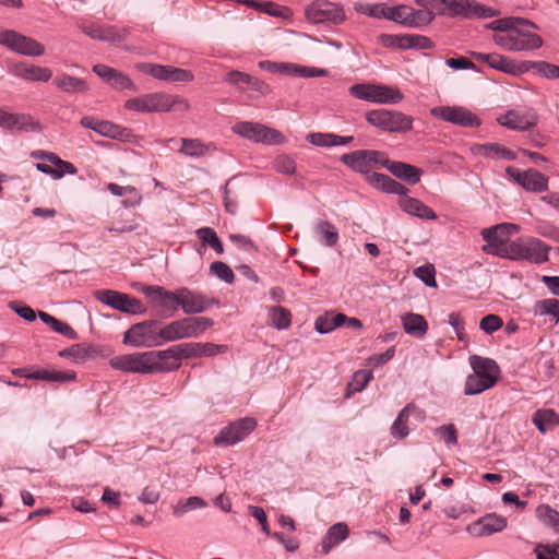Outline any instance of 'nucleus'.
Returning <instances> with one entry per match:
<instances>
[{
	"label": "nucleus",
	"mask_w": 559,
	"mask_h": 559,
	"mask_svg": "<svg viewBox=\"0 0 559 559\" xmlns=\"http://www.w3.org/2000/svg\"><path fill=\"white\" fill-rule=\"evenodd\" d=\"M488 27L495 32V44L504 50H533L543 45L542 37L533 32L535 25L523 19H499L489 23Z\"/></svg>",
	"instance_id": "f257e3e1"
},
{
	"label": "nucleus",
	"mask_w": 559,
	"mask_h": 559,
	"mask_svg": "<svg viewBox=\"0 0 559 559\" xmlns=\"http://www.w3.org/2000/svg\"><path fill=\"white\" fill-rule=\"evenodd\" d=\"M167 359H169L168 348L119 355L110 359V366L124 372L158 373L171 369L165 362Z\"/></svg>",
	"instance_id": "f03ea898"
},
{
	"label": "nucleus",
	"mask_w": 559,
	"mask_h": 559,
	"mask_svg": "<svg viewBox=\"0 0 559 559\" xmlns=\"http://www.w3.org/2000/svg\"><path fill=\"white\" fill-rule=\"evenodd\" d=\"M124 107L129 110L138 112H169L187 111L190 108L189 102L179 96L165 92H153L141 96L130 98L126 102Z\"/></svg>",
	"instance_id": "7ed1b4c3"
},
{
	"label": "nucleus",
	"mask_w": 559,
	"mask_h": 559,
	"mask_svg": "<svg viewBox=\"0 0 559 559\" xmlns=\"http://www.w3.org/2000/svg\"><path fill=\"white\" fill-rule=\"evenodd\" d=\"M469 365L474 372L466 378V395L479 394L497 383L500 369L495 360L473 355L469 357Z\"/></svg>",
	"instance_id": "20e7f679"
},
{
	"label": "nucleus",
	"mask_w": 559,
	"mask_h": 559,
	"mask_svg": "<svg viewBox=\"0 0 559 559\" xmlns=\"http://www.w3.org/2000/svg\"><path fill=\"white\" fill-rule=\"evenodd\" d=\"M213 325V321L206 317H188L175 320L159 329L162 345L182 338L198 337Z\"/></svg>",
	"instance_id": "39448f33"
},
{
	"label": "nucleus",
	"mask_w": 559,
	"mask_h": 559,
	"mask_svg": "<svg viewBox=\"0 0 559 559\" xmlns=\"http://www.w3.org/2000/svg\"><path fill=\"white\" fill-rule=\"evenodd\" d=\"M549 247L542 240L533 237L519 238L510 242L509 251L502 252L503 258L510 260H525L540 264L548 260Z\"/></svg>",
	"instance_id": "423d86ee"
},
{
	"label": "nucleus",
	"mask_w": 559,
	"mask_h": 559,
	"mask_svg": "<svg viewBox=\"0 0 559 559\" xmlns=\"http://www.w3.org/2000/svg\"><path fill=\"white\" fill-rule=\"evenodd\" d=\"M366 120L371 126L385 132L406 133L413 129L414 119L402 111L373 109L366 114Z\"/></svg>",
	"instance_id": "0eeeda50"
},
{
	"label": "nucleus",
	"mask_w": 559,
	"mask_h": 559,
	"mask_svg": "<svg viewBox=\"0 0 559 559\" xmlns=\"http://www.w3.org/2000/svg\"><path fill=\"white\" fill-rule=\"evenodd\" d=\"M305 17L312 24L340 25L346 20L343 4L329 0H314L305 8Z\"/></svg>",
	"instance_id": "6e6552de"
},
{
	"label": "nucleus",
	"mask_w": 559,
	"mask_h": 559,
	"mask_svg": "<svg viewBox=\"0 0 559 559\" xmlns=\"http://www.w3.org/2000/svg\"><path fill=\"white\" fill-rule=\"evenodd\" d=\"M158 323L154 320H145L131 325L123 335L126 345L136 348L162 346Z\"/></svg>",
	"instance_id": "1a4fd4ad"
},
{
	"label": "nucleus",
	"mask_w": 559,
	"mask_h": 559,
	"mask_svg": "<svg viewBox=\"0 0 559 559\" xmlns=\"http://www.w3.org/2000/svg\"><path fill=\"white\" fill-rule=\"evenodd\" d=\"M239 136L267 145H280L285 142V136L276 129L252 121H239L231 128Z\"/></svg>",
	"instance_id": "9d476101"
},
{
	"label": "nucleus",
	"mask_w": 559,
	"mask_h": 559,
	"mask_svg": "<svg viewBox=\"0 0 559 559\" xmlns=\"http://www.w3.org/2000/svg\"><path fill=\"white\" fill-rule=\"evenodd\" d=\"M350 95L358 99L377 104H399L404 95L397 88L381 84H355L349 88Z\"/></svg>",
	"instance_id": "9b49d317"
},
{
	"label": "nucleus",
	"mask_w": 559,
	"mask_h": 559,
	"mask_svg": "<svg viewBox=\"0 0 559 559\" xmlns=\"http://www.w3.org/2000/svg\"><path fill=\"white\" fill-rule=\"evenodd\" d=\"M520 227L515 224L503 223L485 228L481 230V236L487 242L484 246V251L488 254H493L503 258L502 252L509 251L510 242L509 237L519 233Z\"/></svg>",
	"instance_id": "f8f14e48"
},
{
	"label": "nucleus",
	"mask_w": 559,
	"mask_h": 559,
	"mask_svg": "<svg viewBox=\"0 0 559 559\" xmlns=\"http://www.w3.org/2000/svg\"><path fill=\"white\" fill-rule=\"evenodd\" d=\"M0 45L28 57H38L45 52V47L39 41L13 29L0 31Z\"/></svg>",
	"instance_id": "ddd939ff"
},
{
	"label": "nucleus",
	"mask_w": 559,
	"mask_h": 559,
	"mask_svg": "<svg viewBox=\"0 0 559 559\" xmlns=\"http://www.w3.org/2000/svg\"><path fill=\"white\" fill-rule=\"evenodd\" d=\"M141 292L159 316L169 317L177 310L178 290L170 292L162 286L141 285Z\"/></svg>",
	"instance_id": "4468645a"
},
{
	"label": "nucleus",
	"mask_w": 559,
	"mask_h": 559,
	"mask_svg": "<svg viewBox=\"0 0 559 559\" xmlns=\"http://www.w3.org/2000/svg\"><path fill=\"white\" fill-rule=\"evenodd\" d=\"M341 160L355 171L368 173L373 168L383 167L386 154L374 150H359L343 154Z\"/></svg>",
	"instance_id": "2eb2a0df"
},
{
	"label": "nucleus",
	"mask_w": 559,
	"mask_h": 559,
	"mask_svg": "<svg viewBox=\"0 0 559 559\" xmlns=\"http://www.w3.org/2000/svg\"><path fill=\"white\" fill-rule=\"evenodd\" d=\"M95 296L103 304L126 313L142 314L146 311L139 299L116 290H97Z\"/></svg>",
	"instance_id": "dca6fc26"
},
{
	"label": "nucleus",
	"mask_w": 559,
	"mask_h": 559,
	"mask_svg": "<svg viewBox=\"0 0 559 559\" xmlns=\"http://www.w3.org/2000/svg\"><path fill=\"white\" fill-rule=\"evenodd\" d=\"M227 350L226 345L212 343H185L168 348L169 358L180 360L182 358L215 356Z\"/></svg>",
	"instance_id": "f3484780"
},
{
	"label": "nucleus",
	"mask_w": 559,
	"mask_h": 559,
	"mask_svg": "<svg viewBox=\"0 0 559 559\" xmlns=\"http://www.w3.org/2000/svg\"><path fill=\"white\" fill-rule=\"evenodd\" d=\"M430 114L436 118L460 127L474 128L480 124V120L471 110L461 106L433 107Z\"/></svg>",
	"instance_id": "a211bd4d"
},
{
	"label": "nucleus",
	"mask_w": 559,
	"mask_h": 559,
	"mask_svg": "<svg viewBox=\"0 0 559 559\" xmlns=\"http://www.w3.org/2000/svg\"><path fill=\"white\" fill-rule=\"evenodd\" d=\"M447 15L451 17H492L496 11L474 0H447Z\"/></svg>",
	"instance_id": "6ab92c4d"
},
{
	"label": "nucleus",
	"mask_w": 559,
	"mask_h": 559,
	"mask_svg": "<svg viewBox=\"0 0 559 559\" xmlns=\"http://www.w3.org/2000/svg\"><path fill=\"white\" fill-rule=\"evenodd\" d=\"M138 69L154 79L176 83V82H191L194 75L191 71L176 68L173 66H163L155 63H141Z\"/></svg>",
	"instance_id": "aec40b11"
},
{
	"label": "nucleus",
	"mask_w": 559,
	"mask_h": 559,
	"mask_svg": "<svg viewBox=\"0 0 559 559\" xmlns=\"http://www.w3.org/2000/svg\"><path fill=\"white\" fill-rule=\"evenodd\" d=\"M506 173L526 191L538 193L548 190V177L536 169L530 168L522 171L509 166Z\"/></svg>",
	"instance_id": "412c9836"
},
{
	"label": "nucleus",
	"mask_w": 559,
	"mask_h": 559,
	"mask_svg": "<svg viewBox=\"0 0 559 559\" xmlns=\"http://www.w3.org/2000/svg\"><path fill=\"white\" fill-rule=\"evenodd\" d=\"M257 426L253 418L245 417L241 418L228 427L221 430V432L214 438L216 445H233L243 440Z\"/></svg>",
	"instance_id": "4be33fe9"
},
{
	"label": "nucleus",
	"mask_w": 559,
	"mask_h": 559,
	"mask_svg": "<svg viewBox=\"0 0 559 559\" xmlns=\"http://www.w3.org/2000/svg\"><path fill=\"white\" fill-rule=\"evenodd\" d=\"M472 57L480 63H486L490 68L499 70L503 73L519 75L527 71L525 63H518L513 59L497 52H472Z\"/></svg>",
	"instance_id": "5701e85b"
},
{
	"label": "nucleus",
	"mask_w": 559,
	"mask_h": 559,
	"mask_svg": "<svg viewBox=\"0 0 559 559\" xmlns=\"http://www.w3.org/2000/svg\"><path fill=\"white\" fill-rule=\"evenodd\" d=\"M507 525V518L497 513H489L469 524L467 532L476 537H483L502 532Z\"/></svg>",
	"instance_id": "b1692460"
},
{
	"label": "nucleus",
	"mask_w": 559,
	"mask_h": 559,
	"mask_svg": "<svg viewBox=\"0 0 559 559\" xmlns=\"http://www.w3.org/2000/svg\"><path fill=\"white\" fill-rule=\"evenodd\" d=\"M428 17L425 13H418V10L401 4L396 7L385 5V17L388 20L401 23L409 27H421L423 22Z\"/></svg>",
	"instance_id": "393cba45"
},
{
	"label": "nucleus",
	"mask_w": 559,
	"mask_h": 559,
	"mask_svg": "<svg viewBox=\"0 0 559 559\" xmlns=\"http://www.w3.org/2000/svg\"><path fill=\"white\" fill-rule=\"evenodd\" d=\"M212 300L199 292L190 290L187 287L178 289V306H180L186 314L201 313L205 311Z\"/></svg>",
	"instance_id": "a878e982"
},
{
	"label": "nucleus",
	"mask_w": 559,
	"mask_h": 559,
	"mask_svg": "<svg viewBox=\"0 0 559 559\" xmlns=\"http://www.w3.org/2000/svg\"><path fill=\"white\" fill-rule=\"evenodd\" d=\"M501 126L513 130L523 131L534 127L537 123V116L534 110H510L504 116L498 118Z\"/></svg>",
	"instance_id": "bb28decb"
},
{
	"label": "nucleus",
	"mask_w": 559,
	"mask_h": 559,
	"mask_svg": "<svg viewBox=\"0 0 559 559\" xmlns=\"http://www.w3.org/2000/svg\"><path fill=\"white\" fill-rule=\"evenodd\" d=\"M12 73L20 79L31 82H48L52 76L50 69L27 63L16 64Z\"/></svg>",
	"instance_id": "cd10ccee"
},
{
	"label": "nucleus",
	"mask_w": 559,
	"mask_h": 559,
	"mask_svg": "<svg viewBox=\"0 0 559 559\" xmlns=\"http://www.w3.org/2000/svg\"><path fill=\"white\" fill-rule=\"evenodd\" d=\"M383 167H385L399 179L407 181L412 185H415L420 180L421 170L411 164L403 162H392L386 157V163H384Z\"/></svg>",
	"instance_id": "c85d7f7f"
},
{
	"label": "nucleus",
	"mask_w": 559,
	"mask_h": 559,
	"mask_svg": "<svg viewBox=\"0 0 559 559\" xmlns=\"http://www.w3.org/2000/svg\"><path fill=\"white\" fill-rule=\"evenodd\" d=\"M53 84L63 93L67 94H85L90 91L88 83L81 78L72 76L67 73L58 74Z\"/></svg>",
	"instance_id": "c756f323"
},
{
	"label": "nucleus",
	"mask_w": 559,
	"mask_h": 559,
	"mask_svg": "<svg viewBox=\"0 0 559 559\" xmlns=\"http://www.w3.org/2000/svg\"><path fill=\"white\" fill-rule=\"evenodd\" d=\"M99 353L100 350L98 347L86 343H80L61 350L60 356L70 358L76 364H83L87 360L95 359Z\"/></svg>",
	"instance_id": "7c9ffc66"
},
{
	"label": "nucleus",
	"mask_w": 559,
	"mask_h": 559,
	"mask_svg": "<svg viewBox=\"0 0 559 559\" xmlns=\"http://www.w3.org/2000/svg\"><path fill=\"white\" fill-rule=\"evenodd\" d=\"M400 207L409 215L417 216L423 219H436L437 215L426 204L415 198L404 195L399 200Z\"/></svg>",
	"instance_id": "2f4dec72"
},
{
	"label": "nucleus",
	"mask_w": 559,
	"mask_h": 559,
	"mask_svg": "<svg viewBox=\"0 0 559 559\" xmlns=\"http://www.w3.org/2000/svg\"><path fill=\"white\" fill-rule=\"evenodd\" d=\"M349 530L347 524L340 522L332 525L321 543L322 554L328 555L332 548L348 537Z\"/></svg>",
	"instance_id": "473e14b6"
},
{
	"label": "nucleus",
	"mask_w": 559,
	"mask_h": 559,
	"mask_svg": "<svg viewBox=\"0 0 559 559\" xmlns=\"http://www.w3.org/2000/svg\"><path fill=\"white\" fill-rule=\"evenodd\" d=\"M242 3L250 8L267 13L271 16L289 20L293 16V11L284 5L277 4L272 1L259 2L255 0H242Z\"/></svg>",
	"instance_id": "72a5a7b5"
},
{
	"label": "nucleus",
	"mask_w": 559,
	"mask_h": 559,
	"mask_svg": "<svg viewBox=\"0 0 559 559\" xmlns=\"http://www.w3.org/2000/svg\"><path fill=\"white\" fill-rule=\"evenodd\" d=\"M474 153L493 159L512 160L515 154L509 148L498 143L477 144L473 148Z\"/></svg>",
	"instance_id": "f704fd0d"
},
{
	"label": "nucleus",
	"mask_w": 559,
	"mask_h": 559,
	"mask_svg": "<svg viewBox=\"0 0 559 559\" xmlns=\"http://www.w3.org/2000/svg\"><path fill=\"white\" fill-rule=\"evenodd\" d=\"M532 421L542 433H546L559 425V415L551 408L537 409Z\"/></svg>",
	"instance_id": "c9c22d12"
},
{
	"label": "nucleus",
	"mask_w": 559,
	"mask_h": 559,
	"mask_svg": "<svg viewBox=\"0 0 559 559\" xmlns=\"http://www.w3.org/2000/svg\"><path fill=\"white\" fill-rule=\"evenodd\" d=\"M447 0H415L418 9V13H425L428 15L426 21L423 22V26L430 24L436 15H447L445 2Z\"/></svg>",
	"instance_id": "e433bc0d"
},
{
	"label": "nucleus",
	"mask_w": 559,
	"mask_h": 559,
	"mask_svg": "<svg viewBox=\"0 0 559 559\" xmlns=\"http://www.w3.org/2000/svg\"><path fill=\"white\" fill-rule=\"evenodd\" d=\"M402 323L405 332L416 337H423L428 330V323L425 318L417 313H407L402 317Z\"/></svg>",
	"instance_id": "4c0bfd02"
},
{
	"label": "nucleus",
	"mask_w": 559,
	"mask_h": 559,
	"mask_svg": "<svg viewBox=\"0 0 559 559\" xmlns=\"http://www.w3.org/2000/svg\"><path fill=\"white\" fill-rule=\"evenodd\" d=\"M0 127L10 130H32L33 122L24 115L10 114L0 110Z\"/></svg>",
	"instance_id": "58836bf2"
},
{
	"label": "nucleus",
	"mask_w": 559,
	"mask_h": 559,
	"mask_svg": "<svg viewBox=\"0 0 559 559\" xmlns=\"http://www.w3.org/2000/svg\"><path fill=\"white\" fill-rule=\"evenodd\" d=\"M372 182L381 188L383 191L389 193L399 194L402 197L406 195V192L408 191L405 186L402 183L395 181L391 177L384 175V174H377L374 173L371 177Z\"/></svg>",
	"instance_id": "ea45409f"
},
{
	"label": "nucleus",
	"mask_w": 559,
	"mask_h": 559,
	"mask_svg": "<svg viewBox=\"0 0 559 559\" xmlns=\"http://www.w3.org/2000/svg\"><path fill=\"white\" fill-rule=\"evenodd\" d=\"M416 407L413 404L406 405L397 415L396 419L391 426V435L394 438L403 439L408 436L409 430L407 426V421L409 418L411 412L415 411Z\"/></svg>",
	"instance_id": "a19ab883"
},
{
	"label": "nucleus",
	"mask_w": 559,
	"mask_h": 559,
	"mask_svg": "<svg viewBox=\"0 0 559 559\" xmlns=\"http://www.w3.org/2000/svg\"><path fill=\"white\" fill-rule=\"evenodd\" d=\"M346 320L347 317L343 313H326L316 320V330L319 333H329L335 328L343 325Z\"/></svg>",
	"instance_id": "79ce46f5"
},
{
	"label": "nucleus",
	"mask_w": 559,
	"mask_h": 559,
	"mask_svg": "<svg viewBox=\"0 0 559 559\" xmlns=\"http://www.w3.org/2000/svg\"><path fill=\"white\" fill-rule=\"evenodd\" d=\"M314 230L320 241L328 247H333L338 241L337 229L328 221H320Z\"/></svg>",
	"instance_id": "37998d69"
},
{
	"label": "nucleus",
	"mask_w": 559,
	"mask_h": 559,
	"mask_svg": "<svg viewBox=\"0 0 559 559\" xmlns=\"http://www.w3.org/2000/svg\"><path fill=\"white\" fill-rule=\"evenodd\" d=\"M98 131L100 135L108 136L111 139L126 140L130 136V130L115 124L110 121L100 120L99 124H97Z\"/></svg>",
	"instance_id": "c03bdc74"
},
{
	"label": "nucleus",
	"mask_w": 559,
	"mask_h": 559,
	"mask_svg": "<svg viewBox=\"0 0 559 559\" xmlns=\"http://www.w3.org/2000/svg\"><path fill=\"white\" fill-rule=\"evenodd\" d=\"M107 190L117 197H123V195H131V198L127 201H124L126 206H134L138 205L141 201V195L136 191L135 188L131 186L121 187L117 183L110 182L107 185Z\"/></svg>",
	"instance_id": "a18cd8bd"
},
{
	"label": "nucleus",
	"mask_w": 559,
	"mask_h": 559,
	"mask_svg": "<svg viewBox=\"0 0 559 559\" xmlns=\"http://www.w3.org/2000/svg\"><path fill=\"white\" fill-rule=\"evenodd\" d=\"M181 147L179 152L183 155L191 157H200L207 153L209 145L201 142L199 139H181Z\"/></svg>",
	"instance_id": "49530a36"
},
{
	"label": "nucleus",
	"mask_w": 559,
	"mask_h": 559,
	"mask_svg": "<svg viewBox=\"0 0 559 559\" xmlns=\"http://www.w3.org/2000/svg\"><path fill=\"white\" fill-rule=\"evenodd\" d=\"M271 325L282 330L287 329L292 322L290 311L283 307H272L269 310Z\"/></svg>",
	"instance_id": "de8ad7c7"
},
{
	"label": "nucleus",
	"mask_w": 559,
	"mask_h": 559,
	"mask_svg": "<svg viewBox=\"0 0 559 559\" xmlns=\"http://www.w3.org/2000/svg\"><path fill=\"white\" fill-rule=\"evenodd\" d=\"M197 235L203 245H209L218 254L224 252L223 243L214 229L203 227L197 230Z\"/></svg>",
	"instance_id": "09e8293b"
},
{
	"label": "nucleus",
	"mask_w": 559,
	"mask_h": 559,
	"mask_svg": "<svg viewBox=\"0 0 559 559\" xmlns=\"http://www.w3.org/2000/svg\"><path fill=\"white\" fill-rule=\"evenodd\" d=\"M536 515L546 525L559 532V512L547 504H542L536 509Z\"/></svg>",
	"instance_id": "8fccbe9b"
},
{
	"label": "nucleus",
	"mask_w": 559,
	"mask_h": 559,
	"mask_svg": "<svg viewBox=\"0 0 559 559\" xmlns=\"http://www.w3.org/2000/svg\"><path fill=\"white\" fill-rule=\"evenodd\" d=\"M225 82L237 87L239 91H247L250 84L251 75L238 70L229 71L225 78Z\"/></svg>",
	"instance_id": "3c124183"
},
{
	"label": "nucleus",
	"mask_w": 559,
	"mask_h": 559,
	"mask_svg": "<svg viewBox=\"0 0 559 559\" xmlns=\"http://www.w3.org/2000/svg\"><path fill=\"white\" fill-rule=\"evenodd\" d=\"M371 379L372 372L370 370H358L357 372L354 373L352 381L348 383V391H362Z\"/></svg>",
	"instance_id": "603ef678"
},
{
	"label": "nucleus",
	"mask_w": 559,
	"mask_h": 559,
	"mask_svg": "<svg viewBox=\"0 0 559 559\" xmlns=\"http://www.w3.org/2000/svg\"><path fill=\"white\" fill-rule=\"evenodd\" d=\"M380 43L384 47H396V48H401V49L411 48L408 35L382 34L380 36Z\"/></svg>",
	"instance_id": "864d4df0"
},
{
	"label": "nucleus",
	"mask_w": 559,
	"mask_h": 559,
	"mask_svg": "<svg viewBox=\"0 0 559 559\" xmlns=\"http://www.w3.org/2000/svg\"><path fill=\"white\" fill-rule=\"evenodd\" d=\"M273 168L283 175H293L296 170L295 160L287 155H278L273 160Z\"/></svg>",
	"instance_id": "5fc2aeb1"
},
{
	"label": "nucleus",
	"mask_w": 559,
	"mask_h": 559,
	"mask_svg": "<svg viewBox=\"0 0 559 559\" xmlns=\"http://www.w3.org/2000/svg\"><path fill=\"white\" fill-rule=\"evenodd\" d=\"M435 435L442 439L448 445L457 443V431L453 424L440 426L433 430Z\"/></svg>",
	"instance_id": "6e6d98bb"
},
{
	"label": "nucleus",
	"mask_w": 559,
	"mask_h": 559,
	"mask_svg": "<svg viewBox=\"0 0 559 559\" xmlns=\"http://www.w3.org/2000/svg\"><path fill=\"white\" fill-rule=\"evenodd\" d=\"M536 312L539 314H551L559 318V300L549 298L536 302Z\"/></svg>",
	"instance_id": "4d7b16f0"
},
{
	"label": "nucleus",
	"mask_w": 559,
	"mask_h": 559,
	"mask_svg": "<svg viewBox=\"0 0 559 559\" xmlns=\"http://www.w3.org/2000/svg\"><path fill=\"white\" fill-rule=\"evenodd\" d=\"M206 507V502L200 497H190L182 504L175 508L174 514L177 516L182 515L189 510L200 509Z\"/></svg>",
	"instance_id": "13d9d810"
},
{
	"label": "nucleus",
	"mask_w": 559,
	"mask_h": 559,
	"mask_svg": "<svg viewBox=\"0 0 559 559\" xmlns=\"http://www.w3.org/2000/svg\"><path fill=\"white\" fill-rule=\"evenodd\" d=\"M210 269L213 274L226 283L230 284L234 282V272L226 263L216 261L211 264Z\"/></svg>",
	"instance_id": "bf43d9fd"
},
{
	"label": "nucleus",
	"mask_w": 559,
	"mask_h": 559,
	"mask_svg": "<svg viewBox=\"0 0 559 559\" xmlns=\"http://www.w3.org/2000/svg\"><path fill=\"white\" fill-rule=\"evenodd\" d=\"M414 274L420 278L427 286L435 287L437 285L435 278V267L431 264H426L415 269Z\"/></svg>",
	"instance_id": "052dcab7"
},
{
	"label": "nucleus",
	"mask_w": 559,
	"mask_h": 559,
	"mask_svg": "<svg viewBox=\"0 0 559 559\" xmlns=\"http://www.w3.org/2000/svg\"><path fill=\"white\" fill-rule=\"evenodd\" d=\"M385 5L384 3L377 4H357L355 7L356 11L367 14L369 16L381 19L385 17Z\"/></svg>",
	"instance_id": "680f3d73"
},
{
	"label": "nucleus",
	"mask_w": 559,
	"mask_h": 559,
	"mask_svg": "<svg viewBox=\"0 0 559 559\" xmlns=\"http://www.w3.org/2000/svg\"><path fill=\"white\" fill-rule=\"evenodd\" d=\"M537 72L548 80H559V66L546 61L535 63Z\"/></svg>",
	"instance_id": "e2e57ef3"
},
{
	"label": "nucleus",
	"mask_w": 559,
	"mask_h": 559,
	"mask_svg": "<svg viewBox=\"0 0 559 559\" xmlns=\"http://www.w3.org/2000/svg\"><path fill=\"white\" fill-rule=\"evenodd\" d=\"M111 87H114L115 90H119V91H122V90H131V91H136V86L135 84L132 82V80L123 74L122 72H119L117 71L109 84Z\"/></svg>",
	"instance_id": "0e129e2a"
},
{
	"label": "nucleus",
	"mask_w": 559,
	"mask_h": 559,
	"mask_svg": "<svg viewBox=\"0 0 559 559\" xmlns=\"http://www.w3.org/2000/svg\"><path fill=\"white\" fill-rule=\"evenodd\" d=\"M502 324V319L499 316L488 314L480 320L479 326L484 332L491 334L499 330Z\"/></svg>",
	"instance_id": "69168bd1"
},
{
	"label": "nucleus",
	"mask_w": 559,
	"mask_h": 559,
	"mask_svg": "<svg viewBox=\"0 0 559 559\" xmlns=\"http://www.w3.org/2000/svg\"><path fill=\"white\" fill-rule=\"evenodd\" d=\"M45 159H47L49 163L53 164L58 170L63 171V175L66 173L74 175L76 173V168L73 164L60 159L55 153H44Z\"/></svg>",
	"instance_id": "338daca9"
},
{
	"label": "nucleus",
	"mask_w": 559,
	"mask_h": 559,
	"mask_svg": "<svg viewBox=\"0 0 559 559\" xmlns=\"http://www.w3.org/2000/svg\"><path fill=\"white\" fill-rule=\"evenodd\" d=\"M308 140L313 145L326 147L334 146L333 133H311L308 135Z\"/></svg>",
	"instance_id": "774afa93"
}]
</instances>
